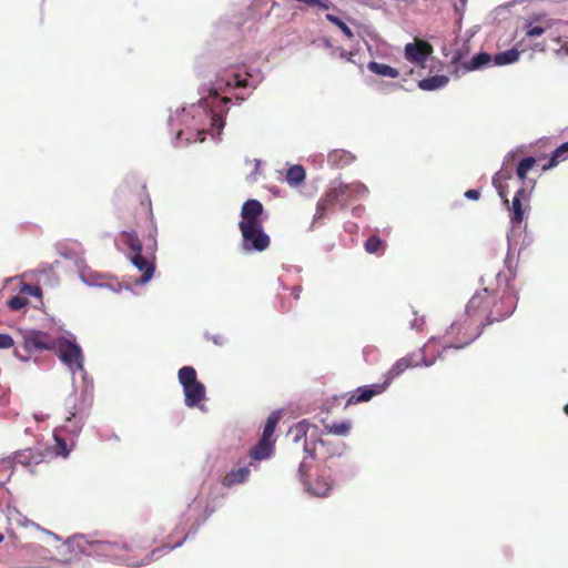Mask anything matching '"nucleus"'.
<instances>
[{
  "label": "nucleus",
  "instance_id": "f257e3e1",
  "mask_svg": "<svg viewBox=\"0 0 568 568\" xmlns=\"http://www.w3.org/2000/svg\"><path fill=\"white\" fill-rule=\"evenodd\" d=\"M517 301L515 287L507 282L497 291L485 287L476 292L468 301L466 312L483 329L487 325L509 317L516 310Z\"/></svg>",
  "mask_w": 568,
  "mask_h": 568
},
{
  "label": "nucleus",
  "instance_id": "f03ea898",
  "mask_svg": "<svg viewBox=\"0 0 568 568\" xmlns=\"http://www.w3.org/2000/svg\"><path fill=\"white\" fill-rule=\"evenodd\" d=\"M128 200L132 205L138 203L133 212L134 224L138 229H144L148 232L146 248L153 254L156 250L158 229L153 221L152 203L145 184L128 187Z\"/></svg>",
  "mask_w": 568,
  "mask_h": 568
},
{
  "label": "nucleus",
  "instance_id": "7ed1b4c3",
  "mask_svg": "<svg viewBox=\"0 0 568 568\" xmlns=\"http://www.w3.org/2000/svg\"><path fill=\"white\" fill-rule=\"evenodd\" d=\"M483 333L478 323L466 313L465 316L455 321L438 338V346L442 347L439 356L449 349H462L471 344Z\"/></svg>",
  "mask_w": 568,
  "mask_h": 568
},
{
  "label": "nucleus",
  "instance_id": "20e7f679",
  "mask_svg": "<svg viewBox=\"0 0 568 568\" xmlns=\"http://www.w3.org/2000/svg\"><path fill=\"white\" fill-rule=\"evenodd\" d=\"M105 548L112 556L125 562L128 566L133 567L150 564L153 555L161 550L156 548L152 551H148V548L142 547L141 542L138 540L121 544H105Z\"/></svg>",
  "mask_w": 568,
  "mask_h": 568
},
{
  "label": "nucleus",
  "instance_id": "39448f33",
  "mask_svg": "<svg viewBox=\"0 0 568 568\" xmlns=\"http://www.w3.org/2000/svg\"><path fill=\"white\" fill-rule=\"evenodd\" d=\"M509 172H498L493 178V184L496 187L498 195L503 199L504 204L508 207L510 212V222L514 226L520 225L524 221L525 209L523 207V203H528L529 197L525 190V187L519 189L511 202V206H509V200L507 197V187L503 184V181L510 179Z\"/></svg>",
  "mask_w": 568,
  "mask_h": 568
},
{
  "label": "nucleus",
  "instance_id": "423d86ee",
  "mask_svg": "<svg viewBox=\"0 0 568 568\" xmlns=\"http://www.w3.org/2000/svg\"><path fill=\"white\" fill-rule=\"evenodd\" d=\"M178 378L183 387L185 405L187 407L199 406L205 399V387L197 381L194 367L183 366L178 372Z\"/></svg>",
  "mask_w": 568,
  "mask_h": 568
},
{
  "label": "nucleus",
  "instance_id": "0eeeda50",
  "mask_svg": "<svg viewBox=\"0 0 568 568\" xmlns=\"http://www.w3.org/2000/svg\"><path fill=\"white\" fill-rule=\"evenodd\" d=\"M123 243L133 252L132 264L142 272L141 283L149 282L154 273L155 265L152 260L142 255V243L134 230L121 233Z\"/></svg>",
  "mask_w": 568,
  "mask_h": 568
},
{
  "label": "nucleus",
  "instance_id": "6e6552de",
  "mask_svg": "<svg viewBox=\"0 0 568 568\" xmlns=\"http://www.w3.org/2000/svg\"><path fill=\"white\" fill-rule=\"evenodd\" d=\"M331 465H324V467L320 470L317 477L314 481L310 480V469L311 466L306 462V458L301 462L297 475L301 483L306 487V489L315 496L325 497L329 494L333 487V483L329 476L326 474L327 469L331 470Z\"/></svg>",
  "mask_w": 568,
  "mask_h": 568
},
{
  "label": "nucleus",
  "instance_id": "1a4fd4ad",
  "mask_svg": "<svg viewBox=\"0 0 568 568\" xmlns=\"http://www.w3.org/2000/svg\"><path fill=\"white\" fill-rule=\"evenodd\" d=\"M436 347V338H432L425 348L419 349L417 353L409 354L400 359H398L392 368L386 374V379L384 383H392L393 378L400 375L409 367H416L419 365L430 366L435 363V358L427 359L425 356V352L427 349H432Z\"/></svg>",
  "mask_w": 568,
  "mask_h": 568
},
{
  "label": "nucleus",
  "instance_id": "9d476101",
  "mask_svg": "<svg viewBox=\"0 0 568 568\" xmlns=\"http://www.w3.org/2000/svg\"><path fill=\"white\" fill-rule=\"evenodd\" d=\"M73 418L74 414L67 418V423L61 429L54 430L53 433L55 455L68 457L74 447V438L80 434L82 426L79 425L77 420H73Z\"/></svg>",
  "mask_w": 568,
  "mask_h": 568
},
{
  "label": "nucleus",
  "instance_id": "9b49d317",
  "mask_svg": "<svg viewBox=\"0 0 568 568\" xmlns=\"http://www.w3.org/2000/svg\"><path fill=\"white\" fill-rule=\"evenodd\" d=\"M59 358L72 372L83 369V354L80 346L67 338H59L54 343V348Z\"/></svg>",
  "mask_w": 568,
  "mask_h": 568
},
{
  "label": "nucleus",
  "instance_id": "f8f14e48",
  "mask_svg": "<svg viewBox=\"0 0 568 568\" xmlns=\"http://www.w3.org/2000/svg\"><path fill=\"white\" fill-rule=\"evenodd\" d=\"M329 190L335 191L336 201L342 209L346 207L349 202L364 197L368 193L366 185L361 182H353L347 184L337 180L333 181Z\"/></svg>",
  "mask_w": 568,
  "mask_h": 568
},
{
  "label": "nucleus",
  "instance_id": "ddd939ff",
  "mask_svg": "<svg viewBox=\"0 0 568 568\" xmlns=\"http://www.w3.org/2000/svg\"><path fill=\"white\" fill-rule=\"evenodd\" d=\"M345 449L344 443H333L329 439L320 438L316 443H308L305 439L304 443V452L306 453V458L314 459L316 456V452L324 457L325 465H329L328 462L333 456H341Z\"/></svg>",
  "mask_w": 568,
  "mask_h": 568
},
{
  "label": "nucleus",
  "instance_id": "4468645a",
  "mask_svg": "<svg viewBox=\"0 0 568 568\" xmlns=\"http://www.w3.org/2000/svg\"><path fill=\"white\" fill-rule=\"evenodd\" d=\"M463 52L456 50L450 59V65L454 67L453 74L459 77V72L463 73L481 69L487 67L491 62V55L487 52H480L474 55L469 61L463 62Z\"/></svg>",
  "mask_w": 568,
  "mask_h": 568
},
{
  "label": "nucleus",
  "instance_id": "2eb2a0df",
  "mask_svg": "<svg viewBox=\"0 0 568 568\" xmlns=\"http://www.w3.org/2000/svg\"><path fill=\"white\" fill-rule=\"evenodd\" d=\"M263 204L258 200L250 199L245 201L241 209V220L239 222L240 231L263 227Z\"/></svg>",
  "mask_w": 568,
  "mask_h": 568
},
{
  "label": "nucleus",
  "instance_id": "dca6fc26",
  "mask_svg": "<svg viewBox=\"0 0 568 568\" xmlns=\"http://www.w3.org/2000/svg\"><path fill=\"white\" fill-rule=\"evenodd\" d=\"M242 246L245 251L263 252L271 244L270 236L264 232L263 227H253L241 231Z\"/></svg>",
  "mask_w": 568,
  "mask_h": 568
},
{
  "label": "nucleus",
  "instance_id": "f3484780",
  "mask_svg": "<svg viewBox=\"0 0 568 568\" xmlns=\"http://www.w3.org/2000/svg\"><path fill=\"white\" fill-rule=\"evenodd\" d=\"M55 341L48 333L33 329L23 335V348L31 355L37 352L53 349Z\"/></svg>",
  "mask_w": 568,
  "mask_h": 568
},
{
  "label": "nucleus",
  "instance_id": "a211bd4d",
  "mask_svg": "<svg viewBox=\"0 0 568 568\" xmlns=\"http://www.w3.org/2000/svg\"><path fill=\"white\" fill-rule=\"evenodd\" d=\"M433 53V47L425 40L416 39L405 45V58L409 62L424 65L427 58Z\"/></svg>",
  "mask_w": 568,
  "mask_h": 568
},
{
  "label": "nucleus",
  "instance_id": "6ab92c4d",
  "mask_svg": "<svg viewBox=\"0 0 568 568\" xmlns=\"http://www.w3.org/2000/svg\"><path fill=\"white\" fill-rule=\"evenodd\" d=\"M388 387V383L372 384L356 388L347 398L346 407L359 403H366L374 396L382 394Z\"/></svg>",
  "mask_w": 568,
  "mask_h": 568
},
{
  "label": "nucleus",
  "instance_id": "aec40b11",
  "mask_svg": "<svg viewBox=\"0 0 568 568\" xmlns=\"http://www.w3.org/2000/svg\"><path fill=\"white\" fill-rule=\"evenodd\" d=\"M51 456V453L45 450H39V449H24L16 453L14 460L17 464H20L26 467H32L38 466L42 463H47L48 458Z\"/></svg>",
  "mask_w": 568,
  "mask_h": 568
},
{
  "label": "nucleus",
  "instance_id": "412c9836",
  "mask_svg": "<svg viewBox=\"0 0 568 568\" xmlns=\"http://www.w3.org/2000/svg\"><path fill=\"white\" fill-rule=\"evenodd\" d=\"M336 193L331 191L329 187L324 195L318 200L316 205V213L314 214V223L325 219L329 213L334 211L337 205Z\"/></svg>",
  "mask_w": 568,
  "mask_h": 568
},
{
  "label": "nucleus",
  "instance_id": "4be33fe9",
  "mask_svg": "<svg viewBox=\"0 0 568 568\" xmlns=\"http://www.w3.org/2000/svg\"><path fill=\"white\" fill-rule=\"evenodd\" d=\"M275 450V440H270L265 438H260L257 444L252 447L248 452V456L251 458L250 465H253L254 460H263L273 456Z\"/></svg>",
  "mask_w": 568,
  "mask_h": 568
},
{
  "label": "nucleus",
  "instance_id": "5701e85b",
  "mask_svg": "<svg viewBox=\"0 0 568 568\" xmlns=\"http://www.w3.org/2000/svg\"><path fill=\"white\" fill-rule=\"evenodd\" d=\"M251 470L248 466L231 469L222 479L224 487H232L245 483L250 477Z\"/></svg>",
  "mask_w": 568,
  "mask_h": 568
},
{
  "label": "nucleus",
  "instance_id": "b1692460",
  "mask_svg": "<svg viewBox=\"0 0 568 568\" xmlns=\"http://www.w3.org/2000/svg\"><path fill=\"white\" fill-rule=\"evenodd\" d=\"M355 160V156L345 150H333L327 155V162L334 168H344L349 165Z\"/></svg>",
  "mask_w": 568,
  "mask_h": 568
},
{
  "label": "nucleus",
  "instance_id": "393cba45",
  "mask_svg": "<svg viewBox=\"0 0 568 568\" xmlns=\"http://www.w3.org/2000/svg\"><path fill=\"white\" fill-rule=\"evenodd\" d=\"M448 82L447 75H433L418 81V88L424 91H434L446 87Z\"/></svg>",
  "mask_w": 568,
  "mask_h": 568
},
{
  "label": "nucleus",
  "instance_id": "a878e982",
  "mask_svg": "<svg viewBox=\"0 0 568 568\" xmlns=\"http://www.w3.org/2000/svg\"><path fill=\"white\" fill-rule=\"evenodd\" d=\"M324 429L327 434L336 435V436H346L349 434L352 429L351 420H341V422H332V423H323Z\"/></svg>",
  "mask_w": 568,
  "mask_h": 568
},
{
  "label": "nucleus",
  "instance_id": "bb28decb",
  "mask_svg": "<svg viewBox=\"0 0 568 568\" xmlns=\"http://www.w3.org/2000/svg\"><path fill=\"white\" fill-rule=\"evenodd\" d=\"M368 70L375 74H378L382 77H388V78H393V79H395L399 75V72L397 69H395L388 64L378 63L375 61H372L368 63Z\"/></svg>",
  "mask_w": 568,
  "mask_h": 568
},
{
  "label": "nucleus",
  "instance_id": "cd10ccee",
  "mask_svg": "<svg viewBox=\"0 0 568 568\" xmlns=\"http://www.w3.org/2000/svg\"><path fill=\"white\" fill-rule=\"evenodd\" d=\"M568 158V142L562 143L559 148H557L547 164L542 166V170H548L556 166L560 161H564Z\"/></svg>",
  "mask_w": 568,
  "mask_h": 568
},
{
  "label": "nucleus",
  "instance_id": "c85d7f7f",
  "mask_svg": "<svg viewBox=\"0 0 568 568\" xmlns=\"http://www.w3.org/2000/svg\"><path fill=\"white\" fill-rule=\"evenodd\" d=\"M568 158V142L562 143L559 148H557L547 164L542 166V170H548L556 166L560 161H564Z\"/></svg>",
  "mask_w": 568,
  "mask_h": 568
},
{
  "label": "nucleus",
  "instance_id": "c756f323",
  "mask_svg": "<svg viewBox=\"0 0 568 568\" xmlns=\"http://www.w3.org/2000/svg\"><path fill=\"white\" fill-rule=\"evenodd\" d=\"M278 420H280V413L273 412L266 419V423L264 425L263 433H262V438L275 440L274 432H275Z\"/></svg>",
  "mask_w": 568,
  "mask_h": 568
},
{
  "label": "nucleus",
  "instance_id": "7c9ffc66",
  "mask_svg": "<svg viewBox=\"0 0 568 568\" xmlns=\"http://www.w3.org/2000/svg\"><path fill=\"white\" fill-rule=\"evenodd\" d=\"M278 420H280V413L273 412L266 419V423L264 425L263 433H262V438L275 440L274 432H275Z\"/></svg>",
  "mask_w": 568,
  "mask_h": 568
},
{
  "label": "nucleus",
  "instance_id": "2f4dec72",
  "mask_svg": "<svg viewBox=\"0 0 568 568\" xmlns=\"http://www.w3.org/2000/svg\"><path fill=\"white\" fill-rule=\"evenodd\" d=\"M305 170L302 165H293L287 170L286 181L291 185H298L305 180Z\"/></svg>",
  "mask_w": 568,
  "mask_h": 568
},
{
  "label": "nucleus",
  "instance_id": "473e14b6",
  "mask_svg": "<svg viewBox=\"0 0 568 568\" xmlns=\"http://www.w3.org/2000/svg\"><path fill=\"white\" fill-rule=\"evenodd\" d=\"M519 52L516 49H510L500 53L495 54L494 63L496 65H505L517 61Z\"/></svg>",
  "mask_w": 568,
  "mask_h": 568
},
{
  "label": "nucleus",
  "instance_id": "72a5a7b5",
  "mask_svg": "<svg viewBox=\"0 0 568 568\" xmlns=\"http://www.w3.org/2000/svg\"><path fill=\"white\" fill-rule=\"evenodd\" d=\"M365 250L369 254H382L385 251V242L381 237L373 235L366 240Z\"/></svg>",
  "mask_w": 568,
  "mask_h": 568
},
{
  "label": "nucleus",
  "instance_id": "f704fd0d",
  "mask_svg": "<svg viewBox=\"0 0 568 568\" xmlns=\"http://www.w3.org/2000/svg\"><path fill=\"white\" fill-rule=\"evenodd\" d=\"M535 164H536V159L532 156L523 159L517 165V171H516L517 176L521 181H525L528 172L535 166Z\"/></svg>",
  "mask_w": 568,
  "mask_h": 568
},
{
  "label": "nucleus",
  "instance_id": "c9c22d12",
  "mask_svg": "<svg viewBox=\"0 0 568 568\" xmlns=\"http://www.w3.org/2000/svg\"><path fill=\"white\" fill-rule=\"evenodd\" d=\"M326 19L332 22L333 24L337 26L338 29H341V31L348 38V39H352L354 37V33L352 31V29L345 23L343 22L338 17L334 16V14H326Z\"/></svg>",
  "mask_w": 568,
  "mask_h": 568
},
{
  "label": "nucleus",
  "instance_id": "e433bc0d",
  "mask_svg": "<svg viewBox=\"0 0 568 568\" xmlns=\"http://www.w3.org/2000/svg\"><path fill=\"white\" fill-rule=\"evenodd\" d=\"M28 300L23 296L16 295L8 301V306L12 311H19L28 305Z\"/></svg>",
  "mask_w": 568,
  "mask_h": 568
},
{
  "label": "nucleus",
  "instance_id": "4c0bfd02",
  "mask_svg": "<svg viewBox=\"0 0 568 568\" xmlns=\"http://www.w3.org/2000/svg\"><path fill=\"white\" fill-rule=\"evenodd\" d=\"M525 30H526V34L530 38L539 37L545 32V28L539 27V26H532L531 23H528L525 27Z\"/></svg>",
  "mask_w": 568,
  "mask_h": 568
},
{
  "label": "nucleus",
  "instance_id": "58836bf2",
  "mask_svg": "<svg viewBox=\"0 0 568 568\" xmlns=\"http://www.w3.org/2000/svg\"><path fill=\"white\" fill-rule=\"evenodd\" d=\"M21 292L28 295L41 296V288L31 284H24Z\"/></svg>",
  "mask_w": 568,
  "mask_h": 568
},
{
  "label": "nucleus",
  "instance_id": "ea45409f",
  "mask_svg": "<svg viewBox=\"0 0 568 568\" xmlns=\"http://www.w3.org/2000/svg\"><path fill=\"white\" fill-rule=\"evenodd\" d=\"M13 344V338L10 335L0 334V348H10Z\"/></svg>",
  "mask_w": 568,
  "mask_h": 568
},
{
  "label": "nucleus",
  "instance_id": "a19ab883",
  "mask_svg": "<svg viewBox=\"0 0 568 568\" xmlns=\"http://www.w3.org/2000/svg\"><path fill=\"white\" fill-rule=\"evenodd\" d=\"M295 432H296V438L295 440H298L300 437H305L306 436V432H307V426L304 422L300 423L296 425L295 427Z\"/></svg>",
  "mask_w": 568,
  "mask_h": 568
},
{
  "label": "nucleus",
  "instance_id": "79ce46f5",
  "mask_svg": "<svg viewBox=\"0 0 568 568\" xmlns=\"http://www.w3.org/2000/svg\"><path fill=\"white\" fill-rule=\"evenodd\" d=\"M247 85H248V81L246 78L241 79L239 74H234V87L246 88Z\"/></svg>",
  "mask_w": 568,
  "mask_h": 568
},
{
  "label": "nucleus",
  "instance_id": "37998d69",
  "mask_svg": "<svg viewBox=\"0 0 568 568\" xmlns=\"http://www.w3.org/2000/svg\"><path fill=\"white\" fill-rule=\"evenodd\" d=\"M480 196V193L478 190H468L465 192V197H467L468 200H478Z\"/></svg>",
  "mask_w": 568,
  "mask_h": 568
},
{
  "label": "nucleus",
  "instance_id": "c03bdc74",
  "mask_svg": "<svg viewBox=\"0 0 568 568\" xmlns=\"http://www.w3.org/2000/svg\"><path fill=\"white\" fill-rule=\"evenodd\" d=\"M302 293L301 286H293L291 287V295L294 297V300H298Z\"/></svg>",
  "mask_w": 568,
  "mask_h": 568
},
{
  "label": "nucleus",
  "instance_id": "a18cd8bd",
  "mask_svg": "<svg viewBox=\"0 0 568 568\" xmlns=\"http://www.w3.org/2000/svg\"><path fill=\"white\" fill-rule=\"evenodd\" d=\"M339 57L346 61H352L353 53L342 49L339 52Z\"/></svg>",
  "mask_w": 568,
  "mask_h": 568
},
{
  "label": "nucleus",
  "instance_id": "49530a36",
  "mask_svg": "<svg viewBox=\"0 0 568 568\" xmlns=\"http://www.w3.org/2000/svg\"><path fill=\"white\" fill-rule=\"evenodd\" d=\"M317 6L323 8V9H325V10H327L329 8V3L328 2H323L321 0H320V4H317Z\"/></svg>",
  "mask_w": 568,
  "mask_h": 568
},
{
  "label": "nucleus",
  "instance_id": "de8ad7c7",
  "mask_svg": "<svg viewBox=\"0 0 568 568\" xmlns=\"http://www.w3.org/2000/svg\"><path fill=\"white\" fill-rule=\"evenodd\" d=\"M181 545H182V541L178 542V544H176L175 546H173V547L164 546L162 549L171 550V549H173V548H175V547H179V546H181Z\"/></svg>",
  "mask_w": 568,
  "mask_h": 568
},
{
  "label": "nucleus",
  "instance_id": "09e8293b",
  "mask_svg": "<svg viewBox=\"0 0 568 568\" xmlns=\"http://www.w3.org/2000/svg\"><path fill=\"white\" fill-rule=\"evenodd\" d=\"M182 133H183V132H182L181 130H180V131H178V133H176V138H178V139H181Z\"/></svg>",
  "mask_w": 568,
  "mask_h": 568
},
{
  "label": "nucleus",
  "instance_id": "8fccbe9b",
  "mask_svg": "<svg viewBox=\"0 0 568 568\" xmlns=\"http://www.w3.org/2000/svg\"><path fill=\"white\" fill-rule=\"evenodd\" d=\"M564 412H565V414H566V415H568V404H567V405H565V407H564Z\"/></svg>",
  "mask_w": 568,
  "mask_h": 568
},
{
  "label": "nucleus",
  "instance_id": "3c124183",
  "mask_svg": "<svg viewBox=\"0 0 568 568\" xmlns=\"http://www.w3.org/2000/svg\"><path fill=\"white\" fill-rule=\"evenodd\" d=\"M4 539V536L2 534H0V542H2Z\"/></svg>",
  "mask_w": 568,
  "mask_h": 568
},
{
  "label": "nucleus",
  "instance_id": "603ef678",
  "mask_svg": "<svg viewBox=\"0 0 568 568\" xmlns=\"http://www.w3.org/2000/svg\"><path fill=\"white\" fill-rule=\"evenodd\" d=\"M223 101H224L225 103H227V102H230V99H229V98H224V99H223Z\"/></svg>",
  "mask_w": 568,
  "mask_h": 568
}]
</instances>
